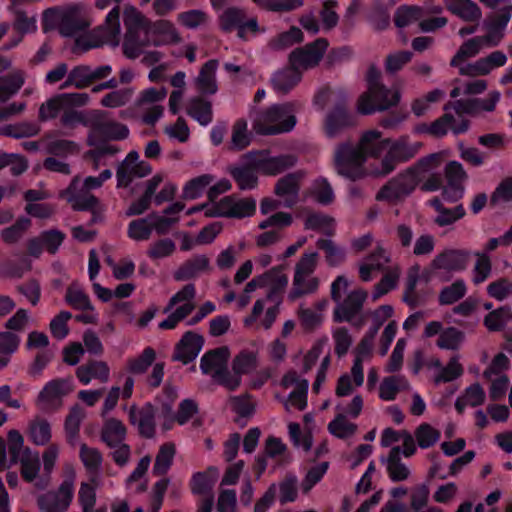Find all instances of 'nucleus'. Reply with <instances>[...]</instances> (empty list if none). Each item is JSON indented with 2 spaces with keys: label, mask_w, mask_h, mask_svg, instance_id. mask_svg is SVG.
I'll list each match as a JSON object with an SVG mask.
<instances>
[{
  "label": "nucleus",
  "mask_w": 512,
  "mask_h": 512,
  "mask_svg": "<svg viewBox=\"0 0 512 512\" xmlns=\"http://www.w3.org/2000/svg\"><path fill=\"white\" fill-rule=\"evenodd\" d=\"M390 138L383 136L377 129L365 131L357 146L348 143L339 145L334 154V165L338 174L358 179L364 175V163L367 158H378L383 151L388 150Z\"/></svg>",
  "instance_id": "f257e3e1"
},
{
  "label": "nucleus",
  "mask_w": 512,
  "mask_h": 512,
  "mask_svg": "<svg viewBox=\"0 0 512 512\" xmlns=\"http://www.w3.org/2000/svg\"><path fill=\"white\" fill-rule=\"evenodd\" d=\"M94 22L93 9L85 2H70L43 12L45 31L56 29L64 36L85 30Z\"/></svg>",
  "instance_id": "f03ea898"
},
{
  "label": "nucleus",
  "mask_w": 512,
  "mask_h": 512,
  "mask_svg": "<svg viewBox=\"0 0 512 512\" xmlns=\"http://www.w3.org/2000/svg\"><path fill=\"white\" fill-rule=\"evenodd\" d=\"M440 166V155L432 154L421 159L412 168L391 180L378 193L381 200L396 201L410 194L418 183Z\"/></svg>",
  "instance_id": "7ed1b4c3"
},
{
  "label": "nucleus",
  "mask_w": 512,
  "mask_h": 512,
  "mask_svg": "<svg viewBox=\"0 0 512 512\" xmlns=\"http://www.w3.org/2000/svg\"><path fill=\"white\" fill-rule=\"evenodd\" d=\"M512 6L505 9L499 15L488 17L485 21L486 36L472 38L461 45L457 54L451 60V65L460 69L461 65L466 64L467 58L476 56L483 47H493L500 43L504 37L505 29L511 20Z\"/></svg>",
  "instance_id": "20e7f679"
},
{
  "label": "nucleus",
  "mask_w": 512,
  "mask_h": 512,
  "mask_svg": "<svg viewBox=\"0 0 512 512\" xmlns=\"http://www.w3.org/2000/svg\"><path fill=\"white\" fill-rule=\"evenodd\" d=\"M380 72L371 68L367 74L368 89L358 100L357 109L362 114H372L376 111H385L396 106L402 97L398 85L386 87L380 81Z\"/></svg>",
  "instance_id": "39448f33"
},
{
  "label": "nucleus",
  "mask_w": 512,
  "mask_h": 512,
  "mask_svg": "<svg viewBox=\"0 0 512 512\" xmlns=\"http://www.w3.org/2000/svg\"><path fill=\"white\" fill-rule=\"evenodd\" d=\"M298 104L287 102L275 104L258 112L252 119L253 130L257 134L275 135L290 132L297 123Z\"/></svg>",
  "instance_id": "423d86ee"
},
{
  "label": "nucleus",
  "mask_w": 512,
  "mask_h": 512,
  "mask_svg": "<svg viewBox=\"0 0 512 512\" xmlns=\"http://www.w3.org/2000/svg\"><path fill=\"white\" fill-rule=\"evenodd\" d=\"M359 277L364 282H369L382 274L379 283L376 284L372 298L377 300L397 285L400 268L397 264L392 263L390 258H365L359 263Z\"/></svg>",
  "instance_id": "0eeeda50"
},
{
  "label": "nucleus",
  "mask_w": 512,
  "mask_h": 512,
  "mask_svg": "<svg viewBox=\"0 0 512 512\" xmlns=\"http://www.w3.org/2000/svg\"><path fill=\"white\" fill-rule=\"evenodd\" d=\"M120 34V7L116 5L107 13L101 26L77 38L76 47L84 51L103 45L117 47L120 43Z\"/></svg>",
  "instance_id": "6e6552de"
},
{
  "label": "nucleus",
  "mask_w": 512,
  "mask_h": 512,
  "mask_svg": "<svg viewBox=\"0 0 512 512\" xmlns=\"http://www.w3.org/2000/svg\"><path fill=\"white\" fill-rule=\"evenodd\" d=\"M184 206L177 202L168 207L164 215H151L146 218L136 219L128 225V236L135 241L147 240L152 232L165 233L178 221L179 213Z\"/></svg>",
  "instance_id": "1a4fd4ad"
},
{
  "label": "nucleus",
  "mask_w": 512,
  "mask_h": 512,
  "mask_svg": "<svg viewBox=\"0 0 512 512\" xmlns=\"http://www.w3.org/2000/svg\"><path fill=\"white\" fill-rule=\"evenodd\" d=\"M112 177V171L105 169L97 177L89 176L83 182V187L79 189L80 178L75 177L68 188L60 192V197L64 198L74 209L86 210L92 209L98 204V200L89 193L90 190L97 189L105 181Z\"/></svg>",
  "instance_id": "9d476101"
},
{
  "label": "nucleus",
  "mask_w": 512,
  "mask_h": 512,
  "mask_svg": "<svg viewBox=\"0 0 512 512\" xmlns=\"http://www.w3.org/2000/svg\"><path fill=\"white\" fill-rule=\"evenodd\" d=\"M421 143L412 141L409 136H401L398 139H390L388 150L372 173L376 176H385L395 170L401 162L413 158L420 150Z\"/></svg>",
  "instance_id": "9b49d317"
},
{
  "label": "nucleus",
  "mask_w": 512,
  "mask_h": 512,
  "mask_svg": "<svg viewBox=\"0 0 512 512\" xmlns=\"http://www.w3.org/2000/svg\"><path fill=\"white\" fill-rule=\"evenodd\" d=\"M243 159L254 165L259 174L275 176L294 166L297 158L292 154L272 155L268 150L251 151L243 155Z\"/></svg>",
  "instance_id": "f8f14e48"
},
{
  "label": "nucleus",
  "mask_w": 512,
  "mask_h": 512,
  "mask_svg": "<svg viewBox=\"0 0 512 512\" xmlns=\"http://www.w3.org/2000/svg\"><path fill=\"white\" fill-rule=\"evenodd\" d=\"M196 295L193 284L185 285L169 301L164 309V313L170 312L176 305L178 307L163 321L159 323V328L163 330L174 329L180 321L185 319L195 308L194 298Z\"/></svg>",
  "instance_id": "ddd939ff"
},
{
  "label": "nucleus",
  "mask_w": 512,
  "mask_h": 512,
  "mask_svg": "<svg viewBox=\"0 0 512 512\" xmlns=\"http://www.w3.org/2000/svg\"><path fill=\"white\" fill-rule=\"evenodd\" d=\"M279 386L283 390L291 389L287 397L280 398L277 396L287 411H291L292 409L302 411L306 408L309 387V383L306 379L302 378L296 371L290 370L283 375Z\"/></svg>",
  "instance_id": "4468645a"
},
{
  "label": "nucleus",
  "mask_w": 512,
  "mask_h": 512,
  "mask_svg": "<svg viewBox=\"0 0 512 512\" xmlns=\"http://www.w3.org/2000/svg\"><path fill=\"white\" fill-rule=\"evenodd\" d=\"M73 390L72 380L54 379L45 384L40 391L36 405L42 411H53L58 409L63 398Z\"/></svg>",
  "instance_id": "2eb2a0df"
},
{
  "label": "nucleus",
  "mask_w": 512,
  "mask_h": 512,
  "mask_svg": "<svg viewBox=\"0 0 512 512\" xmlns=\"http://www.w3.org/2000/svg\"><path fill=\"white\" fill-rule=\"evenodd\" d=\"M327 47L328 43L325 39H317L303 48L292 51L289 56V64L303 74L304 71L318 65Z\"/></svg>",
  "instance_id": "dca6fc26"
},
{
  "label": "nucleus",
  "mask_w": 512,
  "mask_h": 512,
  "mask_svg": "<svg viewBox=\"0 0 512 512\" xmlns=\"http://www.w3.org/2000/svg\"><path fill=\"white\" fill-rule=\"evenodd\" d=\"M316 268L315 258H302L296 266L293 280L291 299H296L304 294L312 293L318 288V280L313 276Z\"/></svg>",
  "instance_id": "f3484780"
},
{
  "label": "nucleus",
  "mask_w": 512,
  "mask_h": 512,
  "mask_svg": "<svg viewBox=\"0 0 512 512\" xmlns=\"http://www.w3.org/2000/svg\"><path fill=\"white\" fill-rule=\"evenodd\" d=\"M367 298L366 291L362 289L350 292L343 302L339 303L335 310L336 321H347L353 323L354 326L361 328L364 323V317L358 316L363 304Z\"/></svg>",
  "instance_id": "a211bd4d"
},
{
  "label": "nucleus",
  "mask_w": 512,
  "mask_h": 512,
  "mask_svg": "<svg viewBox=\"0 0 512 512\" xmlns=\"http://www.w3.org/2000/svg\"><path fill=\"white\" fill-rule=\"evenodd\" d=\"M73 493V482L65 480L56 491H49L41 495L37 503L43 512H67Z\"/></svg>",
  "instance_id": "6ab92c4d"
},
{
  "label": "nucleus",
  "mask_w": 512,
  "mask_h": 512,
  "mask_svg": "<svg viewBox=\"0 0 512 512\" xmlns=\"http://www.w3.org/2000/svg\"><path fill=\"white\" fill-rule=\"evenodd\" d=\"M256 211V201L252 198L236 199L231 196L222 198L215 204L213 211L206 212L210 216L243 218L252 216Z\"/></svg>",
  "instance_id": "aec40b11"
},
{
  "label": "nucleus",
  "mask_w": 512,
  "mask_h": 512,
  "mask_svg": "<svg viewBox=\"0 0 512 512\" xmlns=\"http://www.w3.org/2000/svg\"><path fill=\"white\" fill-rule=\"evenodd\" d=\"M151 171L150 164L139 160V154L136 151H131L117 170L118 186H128L133 178L145 177Z\"/></svg>",
  "instance_id": "412c9836"
},
{
  "label": "nucleus",
  "mask_w": 512,
  "mask_h": 512,
  "mask_svg": "<svg viewBox=\"0 0 512 512\" xmlns=\"http://www.w3.org/2000/svg\"><path fill=\"white\" fill-rule=\"evenodd\" d=\"M447 184L443 190V199L447 202H455L464 195V181L466 173L462 165L456 161L447 164L445 168Z\"/></svg>",
  "instance_id": "4be33fe9"
},
{
  "label": "nucleus",
  "mask_w": 512,
  "mask_h": 512,
  "mask_svg": "<svg viewBox=\"0 0 512 512\" xmlns=\"http://www.w3.org/2000/svg\"><path fill=\"white\" fill-rule=\"evenodd\" d=\"M466 268L463 258H435L428 272L423 273L425 281L432 278H438L440 281H448L453 273L462 271Z\"/></svg>",
  "instance_id": "5701e85b"
},
{
  "label": "nucleus",
  "mask_w": 512,
  "mask_h": 512,
  "mask_svg": "<svg viewBox=\"0 0 512 512\" xmlns=\"http://www.w3.org/2000/svg\"><path fill=\"white\" fill-rule=\"evenodd\" d=\"M129 419L131 424L137 426L142 436L146 438L154 436L156 410L151 404H146L141 408L132 406L129 410Z\"/></svg>",
  "instance_id": "b1692460"
},
{
  "label": "nucleus",
  "mask_w": 512,
  "mask_h": 512,
  "mask_svg": "<svg viewBox=\"0 0 512 512\" xmlns=\"http://www.w3.org/2000/svg\"><path fill=\"white\" fill-rule=\"evenodd\" d=\"M203 337L194 332H186L176 346L174 359L187 364L193 361L203 347Z\"/></svg>",
  "instance_id": "393cba45"
},
{
  "label": "nucleus",
  "mask_w": 512,
  "mask_h": 512,
  "mask_svg": "<svg viewBox=\"0 0 512 512\" xmlns=\"http://www.w3.org/2000/svg\"><path fill=\"white\" fill-rule=\"evenodd\" d=\"M304 177L302 172H295L281 178L275 187V193L285 207L294 205L298 198L299 183Z\"/></svg>",
  "instance_id": "a878e982"
},
{
  "label": "nucleus",
  "mask_w": 512,
  "mask_h": 512,
  "mask_svg": "<svg viewBox=\"0 0 512 512\" xmlns=\"http://www.w3.org/2000/svg\"><path fill=\"white\" fill-rule=\"evenodd\" d=\"M61 112H64L62 122L66 125L72 124L75 121H81V117L77 112L68 111L62 94L54 98H51L47 102L42 104L39 110V115L41 119L48 120L55 118Z\"/></svg>",
  "instance_id": "bb28decb"
},
{
  "label": "nucleus",
  "mask_w": 512,
  "mask_h": 512,
  "mask_svg": "<svg viewBox=\"0 0 512 512\" xmlns=\"http://www.w3.org/2000/svg\"><path fill=\"white\" fill-rule=\"evenodd\" d=\"M364 383V368L359 362H353L349 373L342 374L336 383L335 394L338 397L351 395L356 388Z\"/></svg>",
  "instance_id": "cd10ccee"
},
{
  "label": "nucleus",
  "mask_w": 512,
  "mask_h": 512,
  "mask_svg": "<svg viewBox=\"0 0 512 512\" xmlns=\"http://www.w3.org/2000/svg\"><path fill=\"white\" fill-rule=\"evenodd\" d=\"M17 462L20 463L21 475L23 479L27 482H35V485L39 488H44L47 485V481L39 480L38 475L40 472V459L37 452L32 451L29 448H26L23 453L19 456Z\"/></svg>",
  "instance_id": "c85d7f7f"
},
{
  "label": "nucleus",
  "mask_w": 512,
  "mask_h": 512,
  "mask_svg": "<svg viewBox=\"0 0 512 512\" xmlns=\"http://www.w3.org/2000/svg\"><path fill=\"white\" fill-rule=\"evenodd\" d=\"M229 350L227 347H220L206 352L200 361V369L203 374L213 379L227 367Z\"/></svg>",
  "instance_id": "c756f323"
},
{
  "label": "nucleus",
  "mask_w": 512,
  "mask_h": 512,
  "mask_svg": "<svg viewBox=\"0 0 512 512\" xmlns=\"http://www.w3.org/2000/svg\"><path fill=\"white\" fill-rule=\"evenodd\" d=\"M500 99V93L497 91L491 92L484 100L467 99L458 100L454 105V110L457 114H475L480 111H493L497 102Z\"/></svg>",
  "instance_id": "7c9ffc66"
},
{
  "label": "nucleus",
  "mask_w": 512,
  "mask_h": 512,
  "mask_svg": "<svg viewBox=\"0 0 512 512\" xmlns=\"http://www.w3.org/2000/svg\"><path fill=\"white\" fill-rule=\"evenodd\" d=\"M352 124V115L344 107L337 106L326 117L325 134L329 138L337 137L346 127Z\"/></svg>",
  "instance_id": "2f4dec72"
},
{
  "label": "nucleus",
  "mask_w": 512,
  "mask_h": 512,
  "mask_svg": "<svg viewBox=\"0 0 512 512\" xmlns=\"http://www.w3.org/2000/svg\"><path fill=\"white\" fill-rule=\"evenodd\" d=\"M410 388V383L404 375L387 376L379 385L378 396L383 401H393L400 392L408 391Z\"/></svg>",
  "instance_id": "473e14b6"
},
{
  "label": "nucleus",
  "mask_w": 512,
  "mask_h": 512,
  "mask_svg": "<svg viewBox=\"0 0 512 512\" xmlns=\"http://www.w3.org/2000/svg\"><path fill=\"white\" fill-rule=\"evenodd\" d=\"M242 160V164L230 167L229 172L241 190L254 189L258 184V169Z\"/></svg>",
  "instance_id": "72a5a7b5"
},
{
  "label": "nucleus",
  "mask_w": 512,
  "mask_h": 512,
  "mask_svg": "<svg viewBox=\"0 0 512 512\" xmlns=\"http://www.w3.org/2000/svg\"><path fill=\"white\" fill-rule=\"evenodd\" d=\"M64 235L57 230H51L42 233L38 238L30 242V250L34 254L49 253L54 254L61 246Z\"/></svg>",
  "instance_id": "f704fd0d"
},
{
  "label": "nucleus",
  "mask_w": 512,
  "mask_h": 512,
  "mask_svg": "<svg viewBox=\"0 0 512 512\" xmlns=\"http://www.w3.org/2000/svg\"><path fill=\"white\" fill-rule=\"evenodd\" d=\"M76 375L83 385H88L93 379L107 382L110 375L108 365L103 361H92L78 367Z\"/></svg>",
  "instance_id": "c9c22d12"
},
{
  "label": "nucleus",
  "mask_w": 512,
  "mask_h": 512,
  "mask_svg": "<svg viewBox=\"0 0 512 512\" xmlns=\"http://www.w3.org/2000/svg\"><path fill=\"white\" fill-rule=\"evenodd\" d=\"M148 32L146 30L125 32L123 53L128 58H137L149 46Z\"/></svg>",
  "instance_id": "e433bc0d"
},
{
  "label": "nucleus",
  "mask_w": 512,
  "mask_h": 512,
  "mask_svg": "<svg viewBox=\"0 0 512 512\" xmlns=\"http://www.w3.org/2000/svg\"><path fill=\"white\" fill-rule=\"evenodd\" d=\"M446 8L464 21H477L481 18L480 8L471 0H443Z\"/></svg>",
  "instance_id": "4c0bfd02"
},
{
  "label": "nucleus",
  "mask_w": 512,
  "mask_h": 512,
  "mask_svg": "<svg viewBox=\"0 0 512 512\" xmlns=\"http://www.w3.org/2000/svg\"><path fill=\"white\" fill-rule=\"evenodd\" d=\"M328 305L327 300L316 302L312 307L301 305L298 309V317L305 329H314L323 321V311Z\"/></svg>",
  "instance_id": "58836bf2"
},
{
  "label": "nucleus",
  "mask_w": 512,
  "mask_h": 512,
  "mask_svg": "<svg viewBox=\"0 0 512 512\" xmlns=\"http://www.w3.org/2000/svg\"><path fill=\"white\" fill-rule=\"evenodd\" d=\"M151 458L144 456L138 462L136 468L126 480V487L130 492L142 493L147 490L148 481L145 477L150 466Z\"/></svg>",
  "instance_id": "ea45409f"
},
{
  "label": "nucleus",
  "mask_w": 512,
  "mask_h": 512,
  "mask_svg": "<svg viewBox=\"0 0 512 512\" xmlns=\"http://www.w3.org/2000/svg\"><path fill=\"white\" fill-rule=\"evenodd\" d=\"M14 28L18 34L12 38L8 45H6V49H11L17 46L22 41L25 34L33 33L37 30L36 15L28 16L23 11H17L14 20Z\"/></svg>",
  "instance_id": "a19ab883"
},
{
  "label": "nucleus",
  "mask_w": 512,
  "mask_h": 512,
  "mask_svg": "<svg viewBox=\"0 0 512 512\" xmlns=\"http://www.w3.org/2000/svg\"><path fill=\"white\" fill-rule=\"evenodd\" d=\"M219 476L216 467L211 466L203 472H197L192 476L190 487L193 494L203 495L208 493L215 485Z\"/></svg>",
  "instance_id": "79ce46f5"
},
{
  "label": "nucleus",
  "mask_w": 512,
  "mask_h": 512,
  "mask_svg": "<svg viewBox=\"0 0 512 512\" xmlns=\"http://www.w3.org/2000/svg\"><path fill=\"white\" fill-rule=\"evenodd\" d=\"M126 436L125 425L116 418H109L105 421L101 438L109 447H117L121 444Z\"/></svg>",
  "instance_id": "37998d69"
},
{
  "label": "nucleus",
  "mask_w": 512,
  "mask_h": 512,
  "mask_svg": "<svg viewBox=\"0 0 512 512\" xmlns=\"http://www.w3.org/2000/svg\"><path fill=\"white\" fill-rule=\"evenodd\" d=\"M218 63L215 60L208 61L200 70L195 80L198 90L205 94H214L217 91L216 70Z\"/></svg>",
  "instance_id": "c03bdc74"
},
{
  "label": "nucleus",
  "mask_w": 512,
  "mask_h": 512,
  "mask_svg": "<svg viewBox=\"0 0 512 512\" xmlns=\"http://www.w3.org/2000/svg\"><path fill=\"white\" fill-rule=\"evenodd\" d=\"M128 134L129 130L125 125L110 122L96 125L92 129L88 140L90 145H95V138L98 135H101L106 139L121 140L126 138Z\"/></svg>",
  "instance_id": "a18cd8bd"
},
{
  "label": "nucleus",
  "mask_w": 512,
  "mask_h": 512,
  "mask_svg": "<svg viewBox=\"0 0 512 512\" xmlns=\"http://www.w3.org/2000/svg\"><path fill=\"white\" fill-rule=\"evenodd\" d=\"M152 31L155 36V45H171L181 40L175 25L167 20L156 21Z\"/></svg>",
  "instance_id": "49530a36"
},
{
  "label": "nucleus",
  "mask_w": 512,
  "mask_h": 512,
  "mask_svg": "<svg viewBox=\"0 0 512 512\" xmlns=\"http://www.w3.org/2000/svg\"><path fill=\"white\" fill-rule=\"evenodd\" d=\"M301 78L302 74L289 64L288 68L274 74L272 84L277 92L286 93L295 87Z\"/></svg>",
  "instance_id": "de8ad7c7"
},
{
  "label": "nucleus",
  "mask_w": 512,
  "mask_h": 512,
  "mask_svg": "<svg viewBox=\"0 0 512 512\" xmlns=\"http://www.w3.org/2000/svg\"><path fill=\"white\" fill-rule=\"evenodd\" d=\"M486 394L480 384L474 383L467 387L455 402V408L459 413H462L467 406L477 407L484 403Z\"/></svg>",
  "instance_id": "09e8293b"
},
{
  "label": "nucleus",
  "mask_w": 512,
  "mask_h": 512,
  "mask_svg": "<svg viewBox=\"0 0 512 512\" xmlns=\"http://www.w3.org/2000/svg\"><path fill=\"white\" fill-rule=\"evenodd\" d=\"M400 447H393L387 458V472L390 479L394 482L404 481L410 475L409 468L401 461Z\"/></svg>",
  "instance_id": "8fccbe9b"
},
{
  "label": "nucleus",
  "mask_w": 512,
  "mask_h": 512,
  "mask_svg": "<svg viewBox=\"0 0 512 512\" xmlns=\"http://www.w3.org/2000/svg\"><path fill=\"white\" fill-rule=\"evenodd\" d=\"M188 114L200 125L207 126L212 121L211 104L200 97L190 100L187 107Z\"/></svg>",
  "instance_id": "3c124183"
},
{
  "label": "nucleus",
  "mask_w": 512,
  "mask_h": 512,
  "mask_svg": "<svg viewBox=\"0 0 512 512\" xmlns=\"http://www.w3.org/2000/svg\"><path fill=\"white\" fill-rule=\"evenodd\" d=\"M30 268L28 258H0V277H21Z\"/></svg>",
  "instance_id": "603ef678"
},
{
  "label": "nucleus",
  "mask_w": 512,
  "mask_h": 512,
  "mask_svg": "<svg viewBox=\"0 0 512 512\" xmlns=\"http://www.w3.org/2000/svg\"><path fill=\"white\" fill-rule=\"evenodd\" d=\"M123 22L126 32L146 30L147 18L133 5L126 4L123 8Z\"/></svg>",
  "instance_id": "864d4df0"
},
{
  "label": "nucleus",
  "mask_w": 512,
  "mask_h": 512,
  "mask_svg": "<svg viewBox=\"0 0 512 512\" xmlns=\"http://www.w3.org/2000/svg\"><path fill=\"white\" fill-rule=\"evenodd\" d=\"M30 440L38 446L47 444L51 439V427L47 420L36 418L32 420L28 428Z\"/></svg>",
  "instance_id": "5fc2aeb1"
},
{
  "label": "nucleus",
  "mask_w": 512,
  "mask_h": 512,
  "mask_svg": "<svg viewBox=\"0 0 512 512\" xmlns=\"http://www.w3.org/2000/svg\"><path fill=\"white\" fill-rule=\"evenodd\" d=\"M93 82L92 67L77 66L73 68L67 75V79L62 85L63 88L74 86L76 88H85Z\"/></svg>",
  "instance_id": "6e6d98bb"
},
{
  "label": "nucleus",
  "mask_w": 512,
  "mask_h": 512,
  "mask_svg": "<svg viewBox=\"0 0 512 512\" xmlns=\"http://www.w3.org/2000/svg\"><path fill=\"white\" fill-rule=\"evenodd\" d=\"M424 15L422 8L417 6H401L394 15L395 25L398 28L409 27L414 23L420 22Z\"/></svg>",
  "instance_id": "4d7b16f0"
},
{
  "label": "nucleus",
  "mask_w": 512,
  "mask_h": 512,
  "mask_svg": "<svg viewBox=\"0 0 512 512\" xmlns=\"http://www.w3.org/2000/svg\"><path fill=\"white\" fill-rule=\"evenodd\" d=\"M343 413H338L337 416L329 423V432L337 438L346 439L355 434L357 425L348 420Z\"/></svg>",
  "instance_id": "13d9d810"
},
{
  "label": "nucleus",
  "mask_w": 512,
  "mask_h": 512,
  "mask_svg": "<svg viewBox=\"0 0 512 512\" xmlns=\"http://www.w3.org/2000/svg\"><path fill=\"white\" fill-rule=\"evenodd\" d=\"M41 145L47 153L55 155H67L77 151V145L74 142L57 139L51 135L43 138Z\"/></svg>",
  "instance_id": "bf43d9fd"
},
{
  "label": "nucleus",
  "mask_w": 512,
  "mask_h": 512,
  "mask_svg": "<svg viewBox=\"0 0 512 512\" xmlns=\"http://www.w3.org/2000/svg\"><path fill=\"white\" fill-rule=\"evenodd\" d=\"M512 323V311L502 307L490 312L484 319V325L489 331H499Z\"/></svg>",
  "instance_id": "052dcab7"
},
{
  "label": "nucleus",
  "mask_w": 512,
  "mask_h": 512,
  "mask_svg": "<svg viewBox=\"0 0 512 512\" xmlns=\"http://www.w3.org/2000/svg\"><path fill=\"white\" fill-rule=\"evenodd\" d=\"M440 436V431L428 423L420 424L414 432L417 445L421 449H428L434 446L439 441Z\"/></svg>",
  "instance_id": "680f3d73"
},
{
  "label": "nucleus",
  "mask_w": 512,
  "mask_h": 512,
  "mask_svg": "<svg viewBox=\"0 0 512 512\" xmlns=\"http://www.w3.org/2000/svg\"><path fill=\"white\" fill-rule=\"evenodd\" d=\"M155 357L154 349L146 347L139 356L127 360V369L132 374H143L152 365Z\"/></svg>",
  "instance_id": "e2e57ef3"
},
{
  "label": "nucleus",
  "mask_w": 512,
  "mask_h": 512,
  "mask_svg": "<svg viewBox=\"0 0 512 512\" xmlns=\"http://www.w3.org/2000/svg\"><path fill=\"white\" fill-rule=\"evenodd\" d=\"M175 456V446L172 443H165L163 444L156 456L155 463L153 466V473L155 475H163L165 474L172 462L173 458Z\"/></svg>",
  "instance_id": "0e129e2a"
},
{
  "label": "nucleus",
  "mask_w": 512,
  "mask_h": 512,
  "mask_svg": "<svg viewBox=\"0 0 512 512\" xmlns=\"http://www.w3.org/2000/svg\"><path fill=\"white\" fill-rule=\"evenodd\" d=\"M445 96V92L440 89H435L423 97L417 98L411 105L412 112L416 116H422L431 110L434 103L439 102Z\"/></svg>",
  "instance_id": "69168bd1"
},
{
  "label": "nucleus",
  "mask_w": 512,
  "mask_h": 512,
  "mask_svg": "<svg viewBox=\"0 0 512 512\" xmlns=\"http://www.w3.org/2000/svg\"><path fill=\"white\" fill-rule=\"evenodd\" d=\"M251 142V135L248 132L247 122L245 120H238L232 130L230 149L240 151L249 146Z\"/></svg>",
  "instance_id": "338daca9"
},
{
  "label": "nucleus",
  "mask_w": 512,
  "mask_h": 512,
  "mask_svg": "<svg viewBox=\"0 0 512 512\" xmlns=\"http://www.w3.org/2000/svg\"><path fill=\"white\" fill-rule=\"evenodd\" d=\"M24 84L22 72L17 71L8 77L0 78V101H6Z\"/></svg>",
  "instance_id": "774afa93"
}]
</instances>
